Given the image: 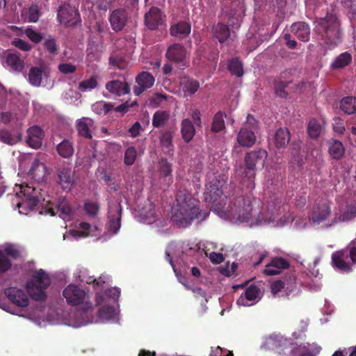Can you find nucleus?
I'll use <instances>...</instances> for the list:
<instances>
[{"label": "nucleus", "instance_id": "f257e3e1", "mask_svg": "<svg viewBox=\"0 0 356 356\" xmlns=\"http://www.w3.org/2000/svg\"><path fill=\"white\" fill-rule=\"evenodd\" d=\"M314 32L329 49H332L341 42V30L337 17L327 15L317 18L314 22Z\"/></svg>", "mask_w": 356, "mask_h": 356}, {"label": "nucleus", "instance_id": "f03ea898", "mask_svg": "<svg viewBox=\"0 0 356 356\" xmlns=\"http://www.w3.org/2000/svg\"><path fill=\"white\" fill-rule=\"evenodd\" d=\"M176 209L173 218L182 225H188L201 216V212L197 207L196 200L187 192L179 191L176 195Z\"/></svg>", "mask_w": 356, "mask_h": 356}, {"label": "nucleus", "instance_id": "7ed1b4c3", "mask_svg": "<svg viewBox=\"0 0 356 356\" xmlns=\"http://www.w3.org/2000/svg\"><path fill=\"white\" fill-rule=\"evenodd\" d=\"M267 157L268 152L263 149L251 151L245 155V168L243 173L244 178L248 179L250 182L248 184L250 188H254V181L256 169L264 166Z\"/></svg>", "mask_w": 356, "mask_h": 356}, {"label": "nucleus", "instance_id": "20e7f679", "mask_svg": "<svg viewBox=\"0 0 356 356\" xmlns=\"http://www.w3.org/2000/svg\"><path fill=\"white\" fill-rule=\"evenodd\" d=\"M51 284L50 277L42 269L34 273L31 281L26 284V289L32 299L36 301H43L47 298L45 289Z\"/></svg>", "mask_w": 356, "mask_h": 356}, {"label": "nucleus", "instance_id": "39448f33", "mask_svg": "<svg viewBox=\"0 0 356 356\" xmlns=\"http://www.w3.org/2000/svg\"><path fill=\"white\" fill-rule=\"evenodd\" d=\"M229 215L240 222H248L252 217V202L250 197L238 196L229 207Z\"/></svg>", "mask_w": 356, "mask_h": 356}, {"label": "nucleus", "instance_id": "423d86ee", "mask_svg": "<svg viewBox=\"0 0 356 356\" xmlns=\"http://www.w3.org/2000/svg\"><path fill=\"white\" fill-rule=\"evenodd\" d=\"M259 122L251 114L246 116L243 126L238 131L236 141L241 147L250 148L256 140L255 133L258 131Z\"/></svg>", "mask_w": 356, "mask_h": 356}, {"label": "nucleus", "instance_id": "0eeeda50", "mask_svg": "<svg viewBox=\"0 0 356 356\" xmlns=\"http://www.w3.org/2000/svg\"><path fill=\"white\" fill-rule=\"evenodd\" d=\"M165 56L168 61L181 70L188 68L190 65V53L179 43L170 45Z\"/></svg>", "mask_w": 356, "mask_h": 356}, {"label": "nucleus", "instance_id": "6e6552de", "mask_svg": "<svg viewBox=\"0 0 356 356\" xmlns=\"http://www.w3.org/2000/svg\"><path fill=\"white\" fill-rule=\"evenodd\" d=\"M296 287V277L293 273H289L282 280H277L270 284V292L276 296L282 291L289 296Z\"/></svg>", "mask_w": 356, "mask_h": 356}, {"label": "nucleus", "instance_id": "1a4fd4ad", "mask_svg": "<svg viewBox=\"0 0 356 356\" xmlns=\"http://www.w3.org/2000/svg\"><path fill=\"white\" fill-rule=\"evenodd\" d=\"M63 296L68 305L76 306L86 301V293L76 285L70 284L63 291Z\"/></svg>", "mask_w": 356, "mask_h": 356}, {"label": "nucleus", "instance_id": "9d476101", "mask_svg": "<svg viewBox=\"0 0 356 356\" xmlns=\"http://www.w3.org/2000/svg\"><path fill=\"white\" fill-rule=\"evenodd\" d=\"M289 260L281 257H275L271 258L269 263L266 264L263 273L267 276H275L279 275L282 270L289 269Z\"/></svg>", "mask_w": 356, "mask_h": 356}, {"label": "nucleus", "instance_id": "9b49d317", "mask_svg": "<svg viewBox=\"0 0 356 356\" xmlns=\"http://www.w3.org/2000/svg\"><path fill=\"white\" fill-rule=\"evenodd\" d=\"M331 214L330 205L327 202L316 203L310 216V220L314 224L319 225L328 219Z\"/></svg>", "mask_w": 356, "mask_h": 356}, {"label": "nucleus", "instance_id": "f8f14e48", "mask_svg": "<svg viewBox=\"0 0 356 356\" xmlns=\"http://www.w3.org/2000/svg\"><path fill=\"white\" fill-rule=\"evenodd\" d=\"M155 82L154 76L148 72H142L136 77L137 86L134 88V92L136 96H139L147 89L152 88Z\"/></svg>", "mask_w": 356, "mask_h": 356}, {"label": "nucleus", "instance_id": "ddd939ff", "mask_svg": "<svg viewBox=\"0 0 356 356\" xmlns=\"http://www.w3.org/2000/svg\"><path fill=\"white\" fill-rule=\"evenodd\" d=\"M122 207L120 203H110L108 206V218L109 228L117 234L121 226Z\"/></svg>", "mask_w": 356, "mask_h": 356}, {"label": "nucleus", "instance_id": "4468645a", "mask_svg": "<svg viewBox=\"0 0 356 356\" xmlns=\"http://www.w3.org/2000/svg\"><path fill=\"white\" fill-rule=\"evenodd\" d=\"M76 11L69 4H63L58 8L57 17L59 22L65 26H73L76 23Z\"/></svg>", "mask_w": 356, "mask_h": 356}, {"label": "nucleus", "instance_id": "2eb2a0df", "mask_svg": "<svg viewBox=\"0 0 356 356\" xmlns=\"http://www.w3.org/2000/svg\"><path fill=\"white\" fill-rule=\"evenodd\" d=\"M145 25L152 31L156 30L159 26L162 24L163 12L161 8L152 7L145 14Z\"/></svg>", "mask_w": 356, "mask_h": 356}, {"label": "nucleus", "instance_id": "dca6fc26", "mask_svg": "<svg viewBox=\"0 0 356 356\" xmlns=\"http://www.w3.org/2000/svg\"><path fill=\"white\" fill-rule=\"evenodd\" d=\"M5 294L8 299L17 307H25L29 304V297L22 289L10 287L5 289Z\"/></svg>", "mask_w": 356, "mask_h": 356}, {"label": "nucleus", "instance_id": "f3484780", "mask_svg": "<svg viewBox=\"0 0 356 356\" xmlns=\"http://www.w3.org/2000/svg\"><path fill=\"white\" fill-rule=\"evenodd\" d=\"M58 184L64 190L70 191L74 184V171L67 166H61L57 170Z\"/></svg>", "mask_w": 356, "mask_h": 356}, {"label": "nucleus", "instance_id": "a211bd4d", "mask_svg": "<svg viewBox=\"0 0 356 356\" xmlns=\"http://www.w3.org/2000/svg\"><path fill=\"white\" fill-rule=\"evenodd\" d=\"M111 28L115 32L121 31L127 22V13L124 8L113 10L109 16Z\"/></svg>", "mask_w": 356, "mask_h": 356}, {"label": "nucleus", "instance_id": "6ab92c4d", "mask_svg": "<svg viewBox=\"0 0 356 356\" xmlns=\"http://www.w3.org/2000/svg\"><path fill=\"white\" fill-rule=\"evenodd\" d=\"M348 252L345 250L334 252L332 254V264L335 269H338L343 273H349L351 271V265L346 261Z\"/></svg>", "mask_w": 356, "mask_h": 356}, {"label": "nucleus", "instance_id": "aec40b11", "mask_svg": "<svg viewBox=\"0 0 356 356\" xmlns=\"http://www.w3.org/2000/svg\"><path fill=\"white\" fill-rule=\"evenodd\" d=\"M105 89L113 95L121 97L130 92V85L127 81L113 80L106 83Z\"/></svg>", "mask_w": 356, "mask_h": 356}, {"label": "nucleus", "instance_id": "412c9836", "mask_svg": "<svg viewBox=\"0 0 356 356\" xmlns=\"http://www.w3.org/2000/svg\"><path fill=\"white\" fill-rule=\"evenodd\" d=\"M260 288L252 284L245 289L244 293L236 300V303L238 305H250L247 301H258L260 299Z\"/></svg>", "mask_w": 356, "mask_h": 356}, {"label": "nucleus", "instance_id": "4be33fe9", "mask_svg": "<svg viewBox=\"0 0 356 356\" xmlns=\"http://www.w3.org/2000/svg\"><path fill=\"white\" fill-rule=\"evenodd\" d=\"M21 192L31 207H37L42 200H44V198L40 195V192L37 188L29 185H22Z\"/></svg>", "mask_w": 356, "mask_h": 356}, {"label": "nucleus", "instance_id": "5701e85b", "mask_svg": "<svg viewBox=\"0 0 356 356\" xmlns=\"http://www.w3.org/2000/svg\"><path fill=\"white\" fill-rule=\"evenodd\" d=\"M191 26L187 21H180L173 25L170 29V35L173 37L183 40L191 34Z\"/></svg>", "mask_w": 356, "mask_h": 356}, {"label": "nucleus", "instance_id": "b1692460", "mask_svg": "<svg viewBox=\"0 0 356 356\" xmlns=\"http://www.w3.org/2000/svg\"><path fill=\"white\" fill-rule=\"evenodd\" d=\"M291 33L299 40L304 42L309 40V34H311V29L309 26L304 22H298L290 27Z\"/></svg>", "mask_w": 356, "mask_h": 356}, {"label": "nucleus", "instance_id": "393cba45", "mask_svg": "<svg viewBox=\"0 0 356 356\" xmlns=\"http://www.w3.org/2000/svg\"><path fill=\"white\" fill-rule=\"evenodd\" d=\"M180 87L185 97L192 96L199 90L200 82L188 76H184L181 78Z\"/></svg>", "mask_w": 356, "mask_h": 356}, {"label": "nucleus", "instance_id": "a878e982", "mask_svg": "<svg viewBox=\"0 0 356 356\" xmlns=\"http://www.w3.org/2000/svg\"><path fill=\"white\" fill-rule=\"evenodd\" d=\"M43 131L38 126H33L28 130L26 143L32 148H40L42 143Z\"/></svg>", "mask_w": 356, "mask_h": 356}, {"label": "nucleus", "instance_id": "bb28decb", "mask_svg": "<svg viewBox=\"0 0 356 356\" xmlns=\"http://www.w3.org/2000/svg\"><path fill=\"white\" fill-rule=\"evenodd\" d=\"M29 174L33 179L40 182L47 177L48 174L47 168L44 163L40 162L38 159H35L32 163Z\"/></svg>", "mask_w": 356, "mask_h": 356}, {"label": "nucleus", "instance_id": "cd10ccee", "mask_svg": "<svg viewBox=\"0 0 356 356\" xmlns=\"http://www.w3.org/2000/svg\"><path fill=\"white\" fill-rule=\"evenodd\" d=\"M327 146L328 153L334 160H340L346 152V149L343 147L342 143L337 139L328 140Z\"/></svg>", "mask_w": 356, "mask_h": 356}, {"label": "nucleus", "instance_id": "c85d7f7f", "mask_svg": "<svg viewBox=\"0 0 356 356\" xmlns=\"http://www.w3.org/2000/svg\"><path fill=\"white\" fill-rule=\"evenodd\" d=\"M92 125L93 121L90 118H83L78 120L76 122V127L79 135L86 139H92L90 128Z\"/></svg>", "mask_w": 356, "mask_h": 356}, {"label": "nucleus", "instance_id": "c756f323", "mask_svg": "<svg viewBox=\"0 0 356 356\" xmlns=\"http://www.w3.org/2000/svg\"><path fill=\"white\" fill-rule=\"evenodd\" d=\"M158 172L161 178L166 181V184L170 186L172 182V164L165 159H162L158 163Z\"/></svg>", "mask_w": 356, "mask_h": 356}, {"label": "nucleus", "instance_id": "7c9ffc66", "mask_svg": "<svg viewBox=\"0 0 356 356\" xmlns=\"http://www.w3.org/2000/svg\"><path fill=\"white\" fill-rule=\"evenodd\" d=\"M355 218H356V204H351L347 206L346 210L343 211L341 214H334V217L332 219V223L348 221L354 219Z\"/></svg>", "mask_w": 356, "mask_h": 356}, {"label": "nucleus", "instance_id": "2f4dec72", "mask_svg": "<svg viewBox=\"0 0 356 356\" xmlns=\"http://www.w3.org/2000/svg\"><path fill=\"white\" fill-rule=\"evenodd\" d=\"M181 136L184 142L189 143L195 134V129L193 123L188 119H184L181 122Z\"/></svg>", "mask_w": 356, "mask_h": 356}, {"label": "nucleus", "instance_id": "473e14b6", "mask_svg": "<svg viewBox=\"0 0 356 356\" xmlns=\"http://www.w3.org/2000/svg\"><path fill=\"white\" fill-rule=\"evenodd\" d=\"M290 140V133L287 129L280 128L275 134V143L277 148H285Z\"/></svg>", "mask_w": 356, "mask_h": 356}, {"label": "nucleus", "instance_id": "72a5a7b5", "mask_svg": "<svg viewBox=\"0 0 356 356\" xmlns=\"http://www.w3.org/2000/svg\"><path fill=\"white\" fill-rule=\"evenodd\" d=\"M321 350L319 346H299L298 348L293 350L292 355H295L298 353V356H316L319 354Z\"/></svg>", "mask_w": 356, "mask_h": 356}, {"label": "nucleus", "instance_id": "f704fd0d", "mask_svg": "<svg viewBox=\"0 0 356 356\" xmlns=\"http://www.w3.org/2000/svg\"><path fill=\"white\" fill-rule=\"evenodd\" d=\"M56 149L58 155L63 158H70L74 152L73 143L68 139H64L60 142Z\"/></svg>", "mask_w": 356, "mask_h": 356}, {"label": "nucleus", "instance_id": "c9c22d12", "mask_svg": "<svg viewBox=\"0 0 356 356\" xmlns=\"http://www.w3.org/2000/svg\"><path fill=\"white\" fill-rule=\"evenodd\" d=\"M214 36L218 39L219 42H224L229 36V29L227 25L222 23H218L213 27Z\"/></svg>", "mask_w": 356, "mask_h": 356}, {"label": "nucleus", "instance_id": "e433bc0d", "mask_svg": "<svg viewBox=\"0 0 356 356\" xmlns=\"http://www.w3.org/2000/svg\"><path fill=\"white\" fill-rule=\"evenodd\" d=\"M226 114L222 111L216 113L211 122V131L218 133L225 129V120Z\"/></svg>", "mask_w": 356, "mask_h": 356}, {"label": "nucleus", "instance_id": "4c0bfd02", "mask_svg": "<svg viewBox=\"0 0 356 356\" xmlns=\"http://www.w3.org/2000/svg\"><path fill=\"white\" fill-rule=\"evenodd\" d=\"M340 108L341 111L346 114L351 115L356 113V98L347 97L341 99Z\"/></svg>", "mask_w": 356, "mask_h": 356}, {"label": "nucleus", "instance_id": "58836bf2", "mask_svg": "<svg viewBox=\"0 0 356 356\" xmlns=\"http://www.w3.org/2000/svg\"><path fill=\"white\" fill-rule=\"evenodd\" d=\"M351 55L348 52H343L334 59L330 65V68L332 70L343 68L349 65L351 62Z\"/></svg>", "mask_w": 356, "mask_h": 356}, {"label": "nucleus", "instance_id": "ea45409f", "mask_svg": "<svg viewBox=\"0 0 356 356\" xmlns=\"http://www.w3.org/2000/svg\"><path fill=\"white\" fill-rule=\"evenodd\" d=\"M170 113L165 111H157L153 115L152 125L155 128L163 127L169 121Z\"/></svg>", "mask_w": 356, "mask_h": 356}, {"label": "nucleus", "instance_id": "a19ab883", "mask_svg": "<svg viewBox=\"0 0 356 356\" xmlns=\"http://www.w3.org/2000/svg\"><path fill=\"white\" fill-rule=\"evenodd\" d=\"M227 68L231 74L237 77H241L243 74V67L241 61L237 57L229 60L227 64Z\"/></svg>", "mask_w": 356, "mask_h": 356}, {"label": "nucleus", "instance_id": "79ce46f5", "mask_svg": "<svg viewBox=\"0 0 356 356\" xmlns=\"http://www.w3.org/2000/svg\"><path fill=\"white\" fill-rule=\"evenodd\" d=\"M322 127L319 122L316 119H312L307 124V133L309 138L316 139L321 134Z\"/></svg>", "mask_w": 356, "mask_h": 356}, {"label": "nucleus", "instance_id": "37998d69", "mask_svg": "<svg viewBox=\"0 0 356 356\" xmlns=\"http://www.w3.org/2000/svg\"><path fill=\"white\" fill-rule=\"evenodd\" d=\"M42 71L38 67H32L29 74V83L33 86L38 87L42 81Z\"/></svg>", "mask_w": 356, "mask_h": 356}, {"label": "nucleus", "instance_id": "c03bdc74", "mask_svg": "<svg viewBox=\"0 0 356 356\" xmlns=\"http://www.w3.org/2000/svg\"><path fill=\"white\" fill-rule=\"evenodd\" d=\"M113 108V105L112 103H108L104 101L97 102L92 105V110L97 115L108 114Z\"/></svg>", "mask_w": 356, "mask_h": 356}, {"label": "nucleus", "instance_id": "a18cd8bd", "mask_svg": "<svg viewBox=\"0 0 356 356\" xmlns=\"http://www.w3.org/2000/svg\"><path fill=\"white\" fill-rule=\"evenodd\" d=\"M6 61L7 65L15 71H21L23 68V62L20 57L16 54H8Z\"/></svg>", "mask_w": 356, "mask_h": 356}, {"label": "nucleus", "instance_id": "49530a36", "mask_svg": "<svg viewBox=\"0 0 356 356\" xmlns=\"http://www.w3.org/2000/svg\"><path fill=\"white\" fill-rule=\"evenodd\" d=\"M43 45L44 49H46L49 52V55L55 56L58 54L59 46L55 38L49 35L44 40Z\"/></svg>", "mask_w": 356, "mask_h": 356}, {"label": "nucleus", "instance_id": "de8ad7c7", "mask_svg": "<svg viewBox=\"0 0 356 356\" xmlns=\"http://www.w3.org/2000/svg\"><path fill=\"white\" fill-rule=\"evenodd\" d=\"M56 209L58 211H60V216L63 219H70L72 213L71 208L69 206L67 202L63 199L56 204Z\"/></svg>", "mask_w": 356, "mask_h": 356}, {"label": "nucleus", "instance_id": "09e8293b", "mask_svg": "<svg viewBox=\"0 0 356 356\" xmlns=\"http://www.w3.org/2000/svg\"><path fill=\"white\" fill-rule=\"evenodd\" d=\"M172 131H164L160 136V143L162 147L168 149L169 152L172 150Z\"/></svg>", "mask_w": 356, "mask_h": 356}, {"label": "nucleus", "instance_id": "8fccbe9b", "mask_svg": "<svg viewBox=\"0 0 356 356\" xmlns=\"http://www.w3.org/2000/svg\"><path fill=\"white\" fill-rule=\"evenodd\" d=\"M79 228L82 230H71L70 234L74 237H87L90 236L91 225L86 222H81L79 224Z\"/></svg>", "mask_w": 356, "mask_h": 356}, {"label": "nucleus", "instance_id": "3c124183", "mask_svg": "<svg viewBox=\"0 0 356 356\" xmlns=\"http://www.w3.org/2000/svg\"><path fill=\"white\" fill-rule=\"evenodd\" d=\"M222 194V191L219 190L218 186L216 184H211L209 188H207V191L204 193L205 199L210 202H215L218 197Z\"/></svg>", "mask_w": 356, "mask_h": 356}, {"label": "nucleus", "instance_id": "603ef678", "mask_svg": "<svg viewBox=\"0 0 356 356\" xmlns=\"http://www.w3.org/2000/svg\"><path fill=\"white\" fill-rule=\"evenodd\" d=\"M97 84L96 78L92 76L88 79L79 82L78 89L83 92L92 90L97 87Z\"/></svg>", "mask_w": 356, "mask_h": 356}, {"label": "nucleus", "instance_id": "864d4df0", "mask_svg": "<svg viewBox=\"0 0 356 356\" xmlns=\"http://www.w3.org/2000/svg\"><path fill=\"white\" fill-rule=\"evenodd\" d=\"M41 16L40 8L37 3H32L29 8V20L30 22H38Z\"/></svg>", "mask_w": 356, "mask_h": 356}, {"label": "nucleus", "instance_id": "5fc2aeb1", "mask_svg": "<svg viewBox=\"0 0 356 356\" xmlns=\"http://www.w3.org/2000/svg\"><path fill=\"white\" fill-rule=\"evenodd\" d=\"M137 152L135 147L130 146L127 149L125 155H124V163L127 165L134 164L136 161Z\"/></svg>", "mask_w": 356, "mask_h": 356}, {"label": "nucleus", "instance_id": "6e6d98bb", "mask_svg": "<svg viewBox=\"0 0 356 356\" xmlns=\"http://www.w3.org/2000/svg\"><path fill=\"white\" fill-rule=\"evenodd\" d=\"M99 204L93 202H86L84 203V210L87 215L95 216L99 211Z\"/></svg>", "mask_w": 356, "mask_h": 356}, {"label": "nucleus", "instance_id": "4d7b16f0", "mask_svg": "<svg viewBox=\"0 0 356 356\" xmlns=\"http://www.w3.org/2000/svg\"><path fill=\"white\" fill-rule=\"evenodd\" d=\"M289 83L290 82H285L282 81H277L275 83V92L279 97L282 99H286L287 97L288 93L285 89Z\"/></svg>", "mask_w": 356, "mask_h": 356}, {"label": "nucleus", "instance_id": "13d9d810", "mask_svg": "<svg viewBox=\"0 0 356 356\" xmlns=\"http://www.w3.org/2000/svg\"><path fill=\"white\" fill-rule=\"evenodd\" d=\"M110 64L120 70H124L127 67V62L125 59L117 55H112L109 58Z\"/></svg>", "mask_w": 356, "mask_h": 356}, {"label": "nucleus", "instance_id": "bf43d9fd", "mask_svg": "<svg viewBox=\"0 0 356 356\" xmlns=\"http://www.w3.org/2000/svg\"><path fill=\"white\" fill-rule=\"evenodd\" d=\"M12 267V262L7 257L3 250H0V272L4 273L8 271Z\"/></svg>", "mask_w": 356, "mask_h": 356}, {"label": "nucleus", "instance_id": "052dcab7", "mask_svg": "<svg viewBox=\"0 0 356 356\" xmlns=\"http://www.w3.org/2000/svg\"><path fill=\"white\" fill-rule=\"evenodd\" d=\"M3 252L5 253L6 257H10L11 259L15 260L20 257V252L17 250V248L14 245H7Z\"/></svg>", "mask_w": 356, "mask_h": 356}, {"label": "nucleus", "instance_id": "680f3d73", "mask_svg": "<svg viewBox=\"0 0 356 356\" xmlns=\"http://www.w3.org/2000/svg\"><path fill=\"white\" fill-rule=\"evenodd\" d=\"M115 310L113 307L103 306L99 310V317L105 319H111L114 317Z\"/></svg>", "mask_w": 356, "mask_h": 356}, {"label": "nucleus", "instance_id": "e2e57ef3", "mask_svg": "<svg viewBox=\"0 0 356 356\" xmlns=\"http://www.w3.org/2000/svg\"><path fill=\"white\" fill-rule=\"evenodd\" d=\"M26 37L33 42H40L42 39V35L33 29L29 28L25 30Z\"/></svg>", "mask_w": 356, "mask_h": 356}, {"label": "nucleus", "instance_id": "0e129e2a", "mask_svg": "<svg viewBox=\"0 0 356 356\" xmlns=\"http://www.w3.org/2000/svg\"><path fill=\"white\" fill-rule=\"evenodd\" d=\"M332 129L335 133L343 134L346 131L343 120L340 118H334L332 122Z\"/></svg>", "mask_w": 356, "mask_h": 356}, {"label": "nucleus", "instance_id": "69168bd1", "mask_svg": "<svg viewBox=\"0 0 356 356\" xmlns=\"http://www.w3.org/2000/svg\"><path fill=\"white\" fill-rule=\"evenodd\" d=\"M346 250L347 252H348L352 264H356V241H351L350 243H348Z\"/></svg>", "mask_w": 356, "mask_h": 356}, {"label": "nucleus", "instance_id": "338daca9", "mask_svg": "<svg viewBox=\"0 0 356 356\" xmlns=\"http://www.w3.org/2000/svg\"><path fill=\"white\" fill-rule=\"evenodd\" d=\"M58 70L63 74H70L76 72V67L70 63L60 64Z\"/></svg>", "mask_w": 356, "mask_h": 356}, {"label": "nucleus", "instance_id": "774afa93", "mask_svg": "<svg viewBox=\"0 0 356 356\" xmlns=\"http://www.w3.org/2000/svg\"><path fill=\"white\" fill-rule=\"evenodd\" d=\"M16 48L22 51H29L31 49V45L20 38H17L13 42Z\"/></svg>", "mask_w": 356, "mask_h": 356}]
</instances>
